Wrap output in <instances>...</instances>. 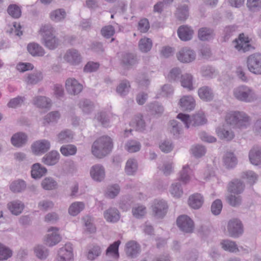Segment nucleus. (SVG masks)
<instances>
[{
	"mask_svg": "<svg viewBox=\"0 0 261 261\" xmlns=\"http://www.w3.org/2000/svg\"><path fill=\"white\" fill-rule=\"evenodd\" d=\"M189 8L184 4L178 6L175 13L176 18L180 21H185L189 17Z\"/></svg>",
	"mask_w": 261,
	"mask_h": 261,
	"instance_id": "obj_38",
	"label": "nucleus"
},
{
	"mask_svg": "<svg viewBox=\"0 0 261 261\" xmlns=\"http://www.w3.org/2000/svg\"><path fill=\"white\" fill-rule=\"evenodd\" d=\"M120 190L119 186L117 184L109 186L107 189L106 196L109 198H114L119 193Z\"/></svg>",
	"mask_w": 261,
	"mask_h": 261,
	"instance_id": "obj_60",
	"label": "nucleus"
},
{
	"mask_svg": "<svg viewBox=\"0 0 261 261\" xmlns=\"http://www.w3.org/2000/svg\"><path fill=\"white\" fill-rule=\"evenodd\" d=\"M28 140L27 136L23 133H17L12 136L11 141L13 145L20 147L26 144Z\"/></svg>",
	"mask_w": 261,
	"mask_h": 261,
	"instance_id": "obj_25",
	"label": "nucleus"
},
{
	"mask_svg": "<svg viewBox=\"0 0 261 261\" xmlns=\"http://www.w3.org/2000/svg\"><path fill=\"white\" fill-rule=\"evenodd\" d=\"M141 144L135 140H129L125 144V149L130 153L139 151L141 149Z\"/></svg>",
	"mask_w": 261,
	"mask_h": 261,
	"instance_id": "obj_49",
	"label": "nucleus"
},
{
	"mask_svg": "<svg viewBox=\"0 0 261 261\" xmlns=\"http://www.w3.org/2000/svg\"><path fill=\"white\" fill-rule=\"evenodd\" d=\"M138 169V163L137 161L134 159H130L127 160L125 168L126 173L128 175H134Z\"/></svg>",
	"mask_w": 261,
	"mask_h": 261,
	"instance_id": "obj_44",
	"label": "nucleus"
},
{
	"mask_svg": "<svg viewBox=\"0 0 261 261\" xmlns=\"http://www.w3.org/2000/svg\"><path fill=\"white\" fill-rule=\"evenodd\" d=\"M43 79L42 74L41 72L36 71L28 74L25 79V82L28 85H36Z\"/></svg>",
	"mask_w": 261,
	"mask_h": 261,
	"instance_id": "obj_34",
	"label": "nucleus"
},
{
	"mask_svg": "<svg viewBox=\"0 0 261 261\" xmlns=\"http://www.w3.org/2000/svg\"><path fill=\"white\" fill-rule=\"evenodd\" d=\"M177 34L181 40L186 41L192 39L193 31L187 25H182L178 28Z\"/></svg>",
	"mask_w": 261,
	"mask_h": 261,
	"instance_id": "obj_28",
	"label": "nucleus"
},
{
	"mask_svg": "<svg viewBox=\"0 0 261 261\" xmlns=\"http://www.w3.org/2000/svg\"><path fill=\"white\" fill-rule=\"evenodd\" d=\"M73 257L72 248L69 243L66 244L58 251V260L59 261H72Z\"/></svg>",
	"mask_w": 261,
	"mask_h": 261,
	"instance_id": "obj_14",
	"label": "nucleus"
},
{
	"mask_svg": "<svg viewBox=\"0 0 261 261\" xmlns=\"http://www.w3.org/2000/svg\"><path fill=\"white\" fill-rule=\"evenodd\" d=\"M241 177L247 180L251 185L254 184L257 180L258 176L252 171H247L242 173Z\"/></svg>",
	"mask_w": 261,
	"mask_h": 261,
	"instance_id": "obj_63",
	"label": "nucleus"
},
{
	"mask_svg": "<svg viewBox=\"0 0 261 261\" xmlns=\"http://www.w3.org/2000/svg\"><path fill=\"white\" fill-rule=\"evenodd\" d=\"M198 94L200 99L205 101H211L214 97V94L212 89L207 86L199 88Z\"/></svg>",
	"mask_w": 261,
	"mask_h": 261,
	"instance_id": "obj_22",
	"label": "nucleus"
},
{
	"mask_svg": "<svg viewBox=\"0 0 261 261\" xmlns=\"http://www.w3.org/2000/svg\"><path fill=\"white\" fill-rule=\"evenodd\" d=\"M27 49L29 53L33 56H43L45 54L44 49L36 43L29 44Z\"/></svg>",
	"mask_w": 261,
	"mask_h": 261,
	"instance_id": "obj_36",
	"label": "nucleus"
},
{
	"mask_svg": "<svg viewBox=\"0 0 261 261\" xmlns=\"http://www.w3.org/2000/svg\"><path fill=\"white\" fill-rule=\"evenodd\" d=\"M220 245L222 248L225 251L231 253H237L240 252V249L234 241L226 239L222 240Z\"/></svg>",
	"mask_w": 261,
	"mask_h": 261,
	"instance_id": "obj_30",
	"label": "nucleus"
},
{
	"mask_svg": "<svg viewBox=\"0 0 261 261\" xmlns=\"http://www.w3.org/2000/svg\"><path fill=\"white\" fill-rule=\"evenodd\" d=\"M230 237L234 238L239 237L243 234V226L241 221L237 218L230 220L227 226Z\"/></svg>",
	"mask_w": 261,
	"mask_h": 261,
	"instance_id": "obj_7",
	"label": "nucleus"
},
{
	"mask_svg": "<svg viewBox=\"0 0 261 261\" xmlns=\"http://www.w3.org/2000/svg\"><path fill=\"white\" fill-rule=\"evenodd\" d=\"M60 117V114L58 111H52L44 116V124L57 122Z\"/></svg>",
	"mask_w": 261,
	"mask_h": 261,
	"instance_id": "obj_54",
	"label": "nucleus"
},
{
	"mask_svg": "<svg viewBox=\"0 0 261 261\" xmlns=\"http://www.w3.org/2000/svg\"><path fill=\"white\" fill-rule=\"evenodd\" d=\"M42 43L49 49H54L59 45V40L55 35V30L50 25H45L40 29Z\"/></svg>",
	"mask_w": 261,
	"mask_h": 261,
	"instance_id": "obj_4",
	"label": "nucleus"
},
{
	"mask_svg": "<svg viewBox=\"0 0 261 261\" xmlns=\"http://www.w3.org/2000/svg\"><path fill=\"white\" fill-rule=\"evenodd\" d=\"M36 256L41 259H45L48 256L47 249L42 245H37L34 248Z\"/></svg>",
	"mask_w": 261,
	"mask_h": 261,
	"instance_id": "obj_61",
	"label": "nucleus"
},
{
	"mask_svg": "<svg viewBox=\"0 0 261 261\" xmlns=\"http://www.w3.org/2000/svg\"><path fill=\"white\" fill-rule=\"evenodd\" d=\"M249 158L251 163L254 165H258L261 163V148L254 147L249 153Z\"/></svg>",
	"mask_w": 261,
	"mask_h": 261,
	"instance_id": "obj_26",
	"label": "nucleus"
},
{
	"mask_svg": "<svg viewBox=\"0 0 261 261\" xmlns=\"http://www.w3.org/2000/svg\"><path fill=\"white\" fill-rule=\"evenodd\" d=\"M85 207V204L82 202L72 203L68 208L69 214L73 216L78 215Z\"/></svg>",
	"mask_w": 261,
	"mask_h": 261,
	"instance_id": "obj_46",
	"label": "nucleus"
},
{
	"mask_svg": "<svg viewBox=\"0 0 261 261\" xmlns=\"http://www.w3.org/2000/svg\"><path fill=\"white\" fill-rule=\"evenodd\" d=\"M192 171L188 165L183 166L181 170L179 173L178 179L184 184H187L191 179Z\"/></svg>",
	"mask_w": 261,
	"mask_h": 261,
	"instance_id": "obj_37",
	"label": "nucleus"
},
{
	"mask_svg": "<svg viewBox=\"0 0 261 261\" xmlns=\"http://www.w3.org/2000/svg\"><path fill=\"white\" fill-rule=\"evenodd\" d=\"M234 97L239 101L244 102H252L257 99V95L251 87L242 85L233 90Z\"/></svg>",
	"mask_w": 261,
	"mask_h": 261,
	"instance_id": "obj_3",
	"label": "nucleus"
},
{
	"mask_svg": "<svg viewBox=\"0 0 261 261\" xmlns=\"http://www.w3.org/2000/svg\"><path fill=\"white\" fill-rule=\"evenodd\" d=\"M214 37L213 30L208 28H202L198 31V38L200 40L206 41Z\"/></svg>",
	"mask_w": 261,
	"mask_h": 261,
	"instance_id": "obj_41",
	"label": "nucleus"
},
{
	"mask_svg": "<svg viewBox=\"0 0 261 261\" xmlns=\"http://www.w3.org/2000/svg\"><path fill=\"white\" fill-rule=\"evenodd\" d=\"M50 147L48 140L43 139L35 142L32 145L33 152L36 155H40L46 152Z\"/></svg>",
	"mask_w": 261,
	"mask_h": 261,
	"instance_id": "obj_10",
	"label": "nucleus"
},
{
	"mask_svg": "<svg viewBox=\"0 0 261 261\" xmlns=\"http://www.w3.org/2000/svg\"><path fill=\"white\" fill-rule=\"evenodd\" d=\"M113 147L112 139L107 136H103L96 139L91 147V152L97 158L102 159L112 151Z\"/></svg>",
	"mask_w": 261,
	"mask_h": 261,
	"instance_id": "obj_2",
	"label": "nucleus"
},
{
	"mask_svg": "<svg viewBox=\"0 0 261 261\" xmlns=\"http://www.w3.org/2000/svg\"><path fill=\"white\" fill-rule=\"evenodd\" d=\"M8 207L12 214L17 216L22 213L24 205L21 201L15 200L9 202L8 204Z\"/></svg>",
	"mask_w": 261,
	"mask_h": 261,
	"instance_id": "obj_32",
	"label": "nucleus"
},
{
	"mask_svg": "<svg viewBox=\"0 0 261 261\" xmlns=\"http://www.w3.org/2000/svg\"><path fill=\"white\" fill-rule=\"evenodd\" d=\"M90 174L95 181H101L105 177V170L101 165L96 164L91 167Z\"/></svg>",
	"mask_w": 261,
	"mask_h": 261,
	"instance_id": "obj_19",
	"label": "nucleus"
},
{
	"mask_svg": "<svg viewBox=\"0 0 261 261\" xmlns=\"http://www.w3.org/2000/svg\"><path fill=\"white\" fill-rule=\"evenodd\" d=\"M147 109L152 115H161L164 111L163 107L157 102L148 105Z\"/></svg>",
	"mask_w": 261,
	"mask_h": 261,
	"instance_id": "obj_50",
	"label": "nucleus"
},
{
	"mask_svg": "<svg viewBox=\"0 0 261 261\" xmlns=\"http://www.w3.org/2000/svg\"><path fill=\"white\" fill-rule=\"evenodd\" d=\"M181 74V71L178 67H174L170 70L169 72L167 79L170 81H179Z\"/></svg>",
	"mask_w": 261,
	"mask_h": 261,
	"instance_id": "obj_55",
	"label": "nucleus"
},
{
	"mask_svg": "<svg viewBox=\"0 0 261 261\" xmlns=\"http://www.w3.org/2000/svg\"><path fill=\"white\" fill-rule=\"evenodd\" d=\"M203 198L200 194L196 193L190 196L188 199L189 206L193 209H199L203 204Z\"/></svg>",
	"mask_w": 261,
	"mask_h": 261,
	"instance_id": "obj_27",
	"label": "nucleus"
},
{
	"mask_svg": "<svg viewBox=\"0 0 261 261\" xmlns=\"http://www.w3.org/2000/svg\"><path fill=\"white\" fill-rule=\"evenodd\" d=\"M58 231L59 228L57 227H51L48 229V233L45 241L47 245L51 247L60 242L61 237Z\"/></svg>",
	"mask_w": 261,
	"mask_h": 261,
	"instance_id": "obj_13",
	"label": "nucleus"
},
{
	"mask_svg": "<svg viewBox=\"0 0 261 261\" xmlns=\"http://www.w3.org/2000/svg\"><path fill=\"white\" fill-rule=\"evenodd\" d=\"M64 59L71 65H77L81 61V57L77 50L69 49L65 54Z\"/></svg>",
	"mask_w": 261,
	"mask_h": 261,
	"instance_id": "obj_21",
	"label": "nucleus"
},
{
	"mask_svg": "<svg viewBox=\"0 0 261 261\" xmlns=\"http://www.w3.org/2000/svg\"><path fill=\"white\" fill-rule=\"evenodd\" d=\"M138 62L137 57L134 54L125 53L122 55L121 64L125 68L129 69L137 64Z\"/></svg>",
	"mask_w": 261,
	"mask_h": 261,
	"instance_id": "obj_15",
	"label": "nucleus"
},
{
	"mask_svg": "<svg viewBox=\"0 0 261 261\" xmlns=\"http://www.w3.org/2000/svg\"><path fill=\"white\" fill-rule=\"evenodd\" d=\"M152 46V40L148 38L144 37L141 39L138 43L139 50L142 53H147L149 51Z\"/></svg>",
	"mask_w": 261,
	"mask_h": 261,
	"instance_id": "obj_40",
	"label": "nucleus"
},
{
	"mask_svg": "<svg viewBox=\"0 0 261 261\" xmlns=\"http://www.w3.org/2000/svg\"><path fill=\"white\" fill-rule=\"evenodd\" d=\"M223 162L227 168L234 167L237 164V159L232 152H226L223 156Z\"/></svg>",
	"mask_w": 261,
	"mask_h": 261,
	"instance_id": "obj_39",
	"label": "nucleus"
},
{
	"mask_svg": "<svg viewBox=\"0 0 261 261\" xmlns=\"http://www.w3.org/2000/svg\"><path fill=\"white\" fill-rule=\"evenodd\" d=\"M125 251L127 256L135 258L140 253V246L136 241H130L125 245Z\"/></svg>",
	"mask_w": 261,
	"mask_h": 261,
	"instance_id": "obj_20",
	"label": "nucleus"
},
{
	"mask_svg": "<svg viewBox=\"0 0 261 261\" xmlns=\"http://www.w3.org/2000/svg\"><path fill=\"white\" fill-rule=\"evenodd\" d=\"M153 216L156 218H163L167 213L168 205L163 200H155L151 206Z\"/></svg>",
	"mask_w": 261,
	"mask_h": 261,
	"instance_id": "obj_8",
	"label": "nucleus"
},
{
	"mask_svg": "<svg viewBox=\"0 0 261 261\" xmlns=\"http://www.w3.org/2000/svg\"><path fill=\"white\" fill-rule=\"evenodd\" d=\"M245 187V184L241 180L234 179L228 183L227 190L230 193L239 195L243 192Z\"/></svg>",
	"mask_w": 261,
	"mask_h": 261,
	"instance_id": "obj_16",
	"label": "nucleus"
},
{
	"mask_svg": "<svg viewBox=\"0 0 261 261\" xmlns=\"http://www.w3.org/2000/svg\"><path fill=\"white\" fill-rule=\"evenodd\" d=\"M133 122L135 124L137 130L142 132L145 129L147 124L142 114L137 115L134 118Z\"/></svg>",
	"mask_w": 261,
	"mask_h": 261,
	"instance_id": "obj_51",
	"label": "nucleus"
},
{
	"mask_svg": "<svg viewBox=\"0 0 261 261\" xmlns=\"http://www.w3.org/2000/svg\"><path fill=\"white\" fill-rule=\"evenodd\" d=\"M177 118L181 120L187 128L190 127L191 123L193 125L198 126L203 125L206 122L205 116L202 113H199L194 115L192 120L190 119V116L188 114L182 113L178 114L177 116Z\"/></svg>",
	"mask_w": 261,
	"mask_h": 261,
	"instance_id": "obj_5",
	"label": "nucleus"
},
{
	"mask_svg": "<svg viewBox=\"0 0 261 261\" xmlns=\"http://www.w3.org/2000/svg\"><path fill=\"white\" fill-rule=\"evenodd\" d=\"M247 65L249 71L255 74H261V54L254 53L248 57Z\"/></svg>",
	"mask_w": 261,
	"mask_h": 261,
	"instance_id": "obj_6",
	"label": "nucleus"
},
{
	"mask_svg": "<svg viewBox=\"0 0 261 261\" xmlns=\"http://www.w3.org/2000/svg\"><path fill=\"white\" fill-rule=\"evenodd\" d=\"M7 12L11 16L14 18H18L21 15L20 8L16 4L9 5L7 9Z\"/></svg>",
	"mask_w": 261,
	"mask_h": 261,
	"instance_id": "obj_58",
	"label": "nucleus"
},
{
	"mask_svg": "<svg viewBox=\"0 0 261 261\" xmlns=\"http://www.w3.org/2000/svg\"><path fill=\"white\" fill-rule=\"evenodd\" d=\"M176 223L179 229L184 232L191 233L194 228L193 220L187 215L179 216L176 220Z\"/></svg>",
	"mask_w": 261,
	"mask_h": 261,
	"instance_id": "obj_9",
	"label": "nucleus"
},
{
	"mask_svg": "<svg viewBox=\"0 0 261 261\" xmlns=\"http://www.w3.org/2000/svg\"><path fill=\"white\" fill-rule=\"evenodd\" d=\"M79 106L83 111L86 114L91 113L93 110V103L89 100H81Z\"/></svg>",
	"mask_w": 261,
	"mask_h": 261,
	"instance_id": "obj_56",
	"label": "nucleus"
},
{
	"mask_svg": "<svg viewBox=\"0 0 261 261\" xmlns=\"http://www.w3.org/2000/svg\"><path fill=\"white\" fill-rule=\"evenodd\" d=\"M170 192L174 197H180L183 194V190L180 183L179 181L173 183L171 185Z\"/></svg>",
	"mask_w": 261,
	"mask_h": 261,
	"instance_id": "obj_52",
	"label": "nucleus"
},
{
	"mask_svg": "<svg viewBox=\"0 0 261 261\" xmlns=\"http://www.w3.org/2000/svg\"><path fill=\"white\" fill-rule=\"evenodd\" d=\"M216 133L220 139L226 141H230L234 137V133L231 130L225 129L223 126L218 127L216 129Z\"/></svg>",
	"mask_w": 261,
	"mask_h": 261,
	"instance_id": "obj_35",
	"label": "nucleus"
},
{
	"mask_svg": "<svg viewBox=\"0 0 261 261\" xmlns=\"http://www.w3.org/2000/svg\"><path fill=\"white\" fill-rule=\"evenodd\" d=\"M200 72L202 76L205 78H213L215 74V70L210 66L205 65L201 67Z\"/></svg>",
	"mask_w": 261,
	"mask_h": 261,
	"instance_id": "obj_62",
	"label": "nucleus"
},
{
	"mask_svg": "<svg viewBox=\"0 0 261 261\" xmlns=\"http://www.w3.org/2000/svg\"><path fill=\"white\" fill-rule=\"evenodd\" d=\"M95 119L103 127H107L109 125L110 120L105 112L98 113L95 115Z\"/></svg>",
	"mask_w": 261,
	"mask_h": 261,
	"instance_id": "obj_64",
	"label": "nucleus"
},
{
	"mask_svg": "<svg viewBox=\"0 0 261 261\" xmlns=\"http://www.w3.org/2000/svg\"><path fill=\"white\" fill-rule=\"evenodd\" d=\"M32 103L39 108H47L51 106V100L43 96H37L33 98Z\"/></svg>",
	"mask_w": 261,
	"mask_h": 261,
	"instance_id": "obj_29",
	"label": "nucleus"
},
{
	"mask_svg": "<svg viewBox=\"0 0 261 261\" xmlns=\"http://www.w3.org/2000/svg\"><path fill=\"white\" fill-rule=\"evenodd\" d=\"M102 252L101 247L98 245H94L89 249L87 257L90 260H93L99 256Z\"/></svg>",
	"mask_w": 261,
	"mask_h": 261,
	"instance_id": "obj_47",
	"label": "nucleus"
},
{
	"mask_svg": "<svg viewBox=\"0 0 261 261\" xmlns=\"http://www.w3.org/2000/svg\"><path fill=\"white\" fill-rule=\"evenodd\" d=\"M193 76L190 73H185L182 74L179 80L181 86L188 89L189 91H191L194 89L193 86Z\"/></svg>",
	"mask_w": 261,
	"mask_h": 261,
	"instance_id": "obj_31",
	"label": "nucleus"
},
{
	"mask_svg": "<svg viewBox=\"0 0 261 261\" xmlns=\"http://www.w3.org/2000/svg\"><path fill=\"white\" fill-rule=\"evenodd\" d=\"M26 184L22 179H18L13 181L10 186V189L14 193H20L26 189Z\"/></svg>",
	"mask_w": 261,
	"mask_h": 261,
	"instance_id": "obj_42",
	"label": "nucleus"
},
{
	"mask_svg": "<svg viewBox=\"0 0 261 261\" xmlns=\"http://www.w3.org/2000/svg\"><path fill=\"white\" fill-rule=\"evenodd\" d=\"M233 43L234 47L238 50L244 53L249 50L251 47L248 38L245 37L244 34H240L239 39H236Z\"/></svg>",
	"mask_w": 261,
	"mask_h": 261,
	"instance_id": "obj_18",
	"label": "nucleus"
},
{
	"mask_svg": "<svg viewBox=\"0 0 261 261\" xmlns=\"http://www.w3.org/2000/svg\"><path fill=\"white\" fill-rule=\"evenodd\" d=\"M104 218L109 222L115 223L120 219L118 210L114 207H111L105 211L103 213Z\"/></svg>",
	"mask_w": 261,
	"mask_h": 261,
	"instance_id": "obj_24",
	"label": "nucleus"
},
{
	"mask_svg": "<svg viewBox=\"0 0 261 261\" xmlns=\"http://www.w3.org/2000/svg\"><path fill=\"white\" fill-rule=\"evenodd\" d=\"M130 88L129 81L126 80H123L117 87L116 92L120 96H125L128 93Z\"/></svg>",
	"mask_w": 261,
	"mask_h": 261,
	"instance_id": "obj_45",
	"label": "nucleus"
},
{
	"mask_svg": "<svg viewBox=\"0 0 261 261\" xmlns=\"http://www.w3.org/2000/svg\"><path fill=\"white\" fill-rule=\"evenodd\" d=\"M60 159V154L55 150H52L45 154L42 158V162L48 166H53L56 164Z\"/></svg>",
	"mask_w": 261,
	"mask_h": 261,
	"instance_id": "obj_23",
	"label": "nucleus"
},
{
	"mask_svg": "<svg viewBox=\"0 0 261 261\" xmlns=\"http://www.w3.org/2000/svg\"><path fill=\"white\" fill-rule=\"evenodd\" d=\"M67 91L71 95H77L83 90V85L74 78L68 79L65 83Z\"/></svg>",
	"mask_w": 261,
	"mask_h": 261,
	"instance_id": "obj_12",
	"label": "nucleus"
},
{
	"mask_svg": "<svg viewBox=\"0 0 261 261\" xmlns=\"http://www.w3.org/2000/svg\"><path fill=\"white\" fill-rule=\"evenodd\" d=\"M41 186L45 190H52L57 188L58 184L54 178L48 177L42 180Z\"/></svg>",
	"mask_w": 261,
	"mask_h": 261,
	"instance_id": "obj_48",
	"label": "nucleus"
},
{
	"mask_svg": "<svg viewBox=\"0 0 261 261\" xmlns=\"http://www.w3.org/2000/svg\"><path fill=\"white\" fill-rule=\"evenodd\" d=\"M226 200L230 206L234 207L240 206L242 202V198L241 196L232 193L226 196Z\"/></svg>",
	"mask_w": 261,
	"mask_h": 261,
	"instance_id": "obj_43",
	"label": "nucleus"
},
{
	"mask_svg": "<svg viewBox=\"0 0 261 261\" xmlns=\"http://www.w3.org/2000/svg\"><path fill=\"white\" fill-rule=\"evenodd\" d=\"M66 12L64 9H57L51 12L50 14V18L56 22L60 21L65 18Z\"/></svg>",
	"mask_w": 261,
	"mask_h": 261,
	"instance_id": "obj_59",
	"label": "nucleus"
},
{
	"mask_svg": "<svg viewBox=\"0 0 261 261\" xmlns=\"http://www.w3.org/2000/svg\"><path fill=\"white\" fill-rule=\"evenodd\" d=\"M77 151L76 147L72 144L65 145L60 148L61 153L64 156L74 155Z\"/></svg>",
	"mask_w": 261,
	"mask_h": 261,
	"instance_id": "obj_53",
	"label": "nucleus"
},
{
	"mask_svg": "<svg viewBox=\"0 0 261 261\" xmlns=\"http://www.w3.org/2000/svg\"><path fill=\"white\" fill-rule=\"evenodd\" d=\"M225 120L234 128L245 129L251 124L250 117L243 111H231L227 114Z\"/></svg>",
	"mask_w": 261,
	"mask_h": 261,
	"instance_id": "obj_1",
	"label": "nucleus"
},
{
	"mask_svg": "<svg viewBox=\"0 0 261 261\" xmlns=\"http://www.w3.org/2000/svg\"><path fill=\"white\" fill-rule=\"evenodd\" d=\"M178 105L180 109L184 111H191L195 106L194 98L190 95L183 96L179 100Z\"/></svg>",
	"mask_w": 261,
	"mask_h": 261,
	"instance_id": "obj_17",
	"label": "nucleus"
},
{
	"mask_svg": "<svg viewBox=\"0 0 261 261\" xmlns=\"http://www.w3.org/2000/svg\"><path fill=\"white\" fill-rule=\"evenodd\" d=\"M246 6L250 12L259 11L261 9V0H247Z\"/></svg>",
	"mask_w": 261,
	"mask_h": 261,
	"instance_id": "obj_57",
	"label": "nucleus"
},
{
	"mask_svg": "<svg viewBox=\"0 0 261 261\" xmlns=\"http://www.w3.org/2000/svg\"><path fill=\"white\" fill-rule=\"evenodd\" d=\"M177 59L182 63H190L195 59V52L189 47L181 48L176 55Z\"/></svg>",
	"mask_w": 261,
	"mask_h": 261,
	"instance_id": "obj_11",
	"label": "nucleus"
},
{
	"mask_svg": "<svg viewBox=\"0 0 261 261\" xmlns=\"http://www.w3.org/2000/svg\"><path fill=\"white\" fill-rule=\"evenodd\" d=\"M47 172V169L39 163L34 164L32 167L31 175L33 178H40Z\"/></svg>",
	"mask_w": 261,
	"mask_h": 261,
	"instance_id": "obj_33",
	"label": "nucleus"
}]
</instances>
